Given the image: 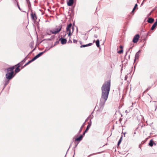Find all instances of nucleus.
<instances>
[{"instance_id": "f257e3e1", "label": "nucleus", "mask_w": 157, "mask_h": 157, "mask_svg": "<svg viewBox=\"0 0 157 157\" xmlns=\"http://www.w3.org/2000/svg\"><path fill=\"white\" fill-rule=\"evenodd\" d=\"M110 89V80L105 82L101 87V96L98 111L101 112L105 102L107 100Z\"/></svg>"}, {"instance_id": "338daca9", "label": "nucleus", "mask_w": 157, "mask_h": 157, "mask_svg": "<svg viewBox=\"0 0 157 157\" xmlns=\"http://www.w3.org/2000/svg\"><path fill=\"white\" fill-rule=\"evenodd\" d=\"M134 134H136V132H135L134 133Z\"/></svg>"}, {"instance_id": "052dcab7", "label": "nucleus", "mask_w": 157, "mask_h": 157, "mask_svg": "<svg viewBox=\"0 0 157 157\" xmlns=\"http://www.w3.org/2000/svg\"><path fill=\"white\" fill-rule=\"evenodd\" d=\"M79 42L80 43V44H81L82 42H81L80 41H79Z\"/></svg>"}, {"instance_id": "473e14b6", "label": "nucleus", "mask_w": 157, "mask_h": 157, "mask_svg": "<svg viewBox=\"0 0 157 157\" xmlns=\"http://www.w3.org/2000/svg\"><path fill=\"white\" fill-rule=\"evenodd\" d=\"M138 5L137 4H135L133 8V11H134L136 9V8L137 7Z\"/></svg>"}, {"instance_id": "e433bc0d", "label": "nucleus", "mask_w": 157, "mask_h": 157, "mask_svg": "<svg viewBox=\"0 0 157 157\" xmlns=\"http://www.w3.org/2000/svg\"><path fill=\"white\" fill-rule=\"evenodd\" d=\"M151 87V86L148 87L144 92L147 91L149 90Z\"/></svg>"}, {"instance_id": "6ab92c4d", "label": "nucleus", "mask_w": 157, "mask_h": 157, "mask_svg": "<svg viewBox=\"0 0 157 157\" xmlns=\"http://www.w3.org/2000/svg\"><path fill=\"white\" fill-rule=\"evenodd\" d=\"M154 142H153L152 140H151L149 143V145L150 146L152 147L154 145Z\"/></svg>"}, {"instance_id": "864d4df0", "label": "nucleus", "mask_w": 157, "mask_h": 157, "mask_svg": "<svg viewBox=\"0 0 157 157\" xmlns=\"http://www.w3.org/2000/svg\"><path fill=\"white\" fill-rule=\"evenodd\" d=\"M26 2L30 1L29 0H26Z\"/></svg>"}, {"instance_id": "69168bd1", "label": "nucleus", "mask_w": 157, "mask_h": 157, "mask_svg": "<svg viewBox=\"0 0 157 157\" xmlns=\"http://www.w3.org/2000/svg\"><path fill=\"white\" fill-rule=\"evenodd\" d=\"M23 62H22L21 63H20V64H21V65L23 64Z\"/></svg>"}, {"instance_id": "5701e85b", "label": "nucleus", "mask_w": 157, "mask_h": 157, "mask_svg": "<svg viewBox=\"0 0 157 157\" xmlns=\"http://www.w3.org/2000/svg\"><path fill=\"white\" fill-rule=\"evenodd\" d=\"M85 125V122H84L83 124L82 125V126H81V127L80 128V129L79 131V132H78V134H79L81 132L83 127L84 126V125Z\"/></svg>"}, {"instance_id": "58836bf2", "label": "nucleus", "mask_w": 157, "mask_h": 157, "mask_svg": "<svg viewBox=\"0 0 157 157\" xmlns=\"http://www.w3.org/2000/svg\"><path fill=\"white\" fill-rule=\"evenodd\" d=\"M17 7H18L19 9L20 10H21V9L20 8L17 2Z\"/></svg>"}, {"instance_id": "39448f33", "label": "nucleus", "mask_w": 157, "mask_h": 157, "mask_svg": "<svg viewBox=\"0 0 157 157\" xmlns=\"http://www.w3.org/2000/svg\"><path fill=\"white\" fill-rule=\"evenodd\" d=\"M140 38V35L139 34H137L134 37L133 40L132 42L134 43H137L139 39Z\"/></svg>"}, {"instance_id": "cd10ccee", "label": "nucleus", "mask_w": 157, "mask_h": 157, "mask_svg": "<svg viewBox=\"0 0 157 157\" xmlns=\"http://www.w3.org/2000/svg\"><path fill=\"white\" fill-rule=\"evenodd\" d=\"M28 55L21 62L24 63L25 62V61L27 59V57L28 56Z\"/></svg>"}, {"instance_id": "9d476101", "label": "nucleus", "mask_w": 157, "mask_h": 157, "mask_svg": "<svg viewBox=\"0 0 157 157\" xmlns=\"http://www.w3.org/2000/svg\"><path fill=\"white\" fill-rule=\"evenodd\" d=\"M157 25V19H156L155 21V23H154V24L152 25V26L151 28V30H154L155 28V27H156Z\"/></svg>"}, {"instance_id": "bb28decb", "label": "nucleus", "mask_w": 157, "mask_h": 157, "mask_svg": "<svg viewBox=\"0 0 157 157\" xmlns=\"http://www.w3.org/2000/svg\"><path fill=\"white\" fill-rule=\"evenodd\" d=\"M36 59H37V58H36V56H35L33 58H32V59L31 60H30L31 63L32 62L34 61Z\"/></svg>"}, {"instance_id": "c9c22d12", "label": "nucleus", "mask_w": 157, "mask_h": 157, "mask_svg": "<svg viewBox=\"0 0 157 157\" xmlns=\"http://www.w3.org/2000/svg\"><path fill=\"white\" fill-rule=\"evenodd\" d=\"M78 42V40H76L73 39V42L74 43H76Z\"/></svg>"}, {"instance_id": "6e6d98bb", "label": "nucleus", "mask_w": 157, "mask_h": 157, "mask_svg": "<svg viewBox=\"0 0 157 157\" xmlns=\"http://www.w3.org/2000/svg\"><path fill=\"white\" fill-rule=\"evenodd\" d=\"M70 146H70V147H69L68 149V150H67V152L68 151V150H69V148H70Z\"/></svg>"}, {"instance_id": "7c9ffc66", "label": "nucleus", "mask_w": 157, "mask_h": 157, "mask_svg": "<svg viewBox=\"0 0 157 157\" xmlns=\"http://www.w3.org/2000/svg\"><path fill=\"white\" fill-rule=\"evenodd\" d=\"M117 52L119 54H121L123 52V49H121L120 50L118 51Z\"/></svg>"}, {"instance_id": "37998d69", "label": "nucleus", "mask_w": 157, "mask_h": 157, "mask_svg": "<svg viewBox=\"0 0 157 157\" xmlns=\"http://www.w3.org/2000/svg\"><path fill=\"white\" fill-rule=\"evenodd\" d=\"M120 48H121V49H123V46L121 45L120 47Z\"/></svg>"}, {"instance_id": "0eeeda50", "label": "nucleus", "mask_w": 157, "mask_h": 157, "mask_svg": "<svg viewBox=\"0 0 157 157\" xmlns=\"http://www.w3.org/2000/svg\"><path fill=\"white\" fill-rule=\"evenodd\" d=\"M141 50H140L137 52L136 53L135 55V59L134 60V62H135V61L137 59H139V56L141 54Z\"/></svg>"}, {"instance_id": "f8f14e48", "label": "nucleus", "mask_w": 157, "mask_h": 157, "mask_svg": "<svg viewBox=\"0 0 157 157\" xmlns=\"http://www.w3.org/2000/svg\"><path fill=\"white\" fill-rule=\"evenodd\" d=\"M91 120H90V122H88V125L87 126L86 129L85 130L87 132L88 130L90 128L91 126Z\"/></svg>"}, {"instance_id": "0e129e2a", "label": "nucleus", "mask_w": 157, "mask_h": 157, "mask_svg": "<svg viewBox=\"0 0 157 157\" xmlns=\"http://www.w3.org/2000/svg\"><path fill=\"white\" fill-rule=\"evenodd\" d=\"M134 11H133V9L132 11V12L133 13Z\"/></svg>"}, {"instance_id": "a878e982", "label": "nucleus", "mask_w": 157, "mask_h": 157, "mask_svg": "<svg viewBox=\"0 0 157 157\" xmlns=\"http://www.w3.org/2000/svg\"><path fill=\"white\" fill-rule=\"evenodd\" d=\"M28 4V7L29 9H30L31 8V4L30 1L26 2Z\"/></svg>"}, {"instance_id": "49530a36", "label": "nucleus", "mask_w": 157, "mask_h": 157, "mask_svg": "<svg viewBox=\"0 0 157 157\" xmlns=\"http://www.w3.org/2000/svg\"><path fill=\"white\" fill-rule=\"evenodd\" d=\"M150 33V32H148L147 33V36H150V35L149 34V33Z\"/></svg>"}, {"instance_id": "dca6fc26", "label": "nucleus", "mask_w": 157, "mask_h": 157, "mask_svg": "<svg viewBox=\"0 0 157 157\" xmlns=\"http://www.w3.org/2000/svg\"><path fill=\"white\" fill-rule=\"evenodd\" d=\"M10 80H8L7 79L5 80L4 82V87L3 89H4L7 86V85L9 83Z\"/></svg>"}, {"instance_id": "09e8293b", "label": "nucleus", "mask_w": 157, "mask_h": 157, "mask_svg": "<svg viewBox=\"0 0 157 157\" xmlns=\"http://www.w3.org/2000/svg\"><path fill=\"white\" fill-rule=\"evenodd\" d=\"M75 149H74V155L73 156V157H74V155L75 154Z\"/></svg>"}, {"instance_id": "f3484780", "label": "nucleus", "mask_w": 157, "mask_h": 157, "mask_svg": "<svg viewBox=\"0 0 157 157\" xmlns=\"http://www.w3.org/2000/svg\"><path fill=\"white\" fill-rule=\"evenodd\" d=\"M55 37L54 36H51L50 38H48V39H44L43 40H48V41H51L53 39H54Z\"/></svg>"}, {"instance_id": "bf43d9fd", "label": "nucleus", "mask_w": 157, "mask_h": 157, "mask_svg": "<svg viewBox=\"0 0 157 157\" xmlns=\"http://www.w3.org/2000/svg\"><path fill=\"white\" fill-rule=\"evenodd\" d=\"M126 78H126V76H125V80H126Z\"/></svg>"}, {"instance_id": "b1692460", "label": "nucleus", "mask_w": 157, "mask_h": 157, "mask_svg": "<svg viewBox=\"0 0 157 157\" xmlns=\"http://www.w3.org/2000/svg\"><path fill=\"white\" fill-rule=\"evenodd\" d=\"M20 70H21L19 68H18V67H17L15 68L14 71L16 73H17L19 72Z\"/></svg>"}, {"instance_id": "774afa93", "label": "nucleus", "mask_w": 157, "mask_h": 157, "mask_svg": "<svg viewBox=\"0 0 157 157\" xmlns=\"http://www.w3.org/2000/svg\"><path fill=\"white\" fill-rule=\"evenodd\" d=\"M132 107V106H130V108H131V107Z\"/></svg>"}, {"instance_id": "6e6552de", "label": "nucleus", "mask_w": 157, "mask_h": 157, "mask_svg": "<svg viewBox=\"0 0 157 157\" xmlns=\"http://www.w3.org/2000/svg\"><path fill=\"white\" fill-rule=\"evenodd\" d=\"M59 40L60 41L61 44H65L67 42V40L66 39L63 38L62 37L59 39Z\"/></svg>"}, {"instance_id": "3c124183", "label": "nucleus", "mask_w": 157, "mask_h": 157, "mask_svg": "<svg viewBox=\"0 0 157 157\" xmlns=\"http://www.w3.org/2000/svg\"><path fill=\"white\" fill-rule=\"evenodd\" d=\"M54 46H53V45H52V46H51V47H50V48H52L53 47H54Z\"/></svg>"}, {"instance_id": "72a5a7b5", "label": "nucleus", "mask_w": 157, "mask_h": 157, "mask_svg": "<svg viewBox=\"0 0 157 157\" xmlns=\"http://www.w3.org/2000/svg\"><path fill=\"white\" fill-rule=\"evenodd\" d=\"M101 153V152H99L94 153H93V154H91L90 155V156L93 155H96V154H99V153Z\"/></svg>"}, {"instance_id": "1a4fd4ad", "label": "nucleus", "mask_w": 157, "mask_h": 157, "mask_svg": "<svg viewBox=\"0 0 157 157\" xmlns=\"http://www.w3.org/2000/svg\"><path fill=\"white\" fill-rule=\"evenodd\" d=\"M67 2L68 6H71L73 4L74 0H68Z\"/></svg>"}, {"instance_id": "aec40b11", "label": "nucleus", "mask_w": 157, "mask_h": 157, "mask_svg": "<svg viewBox=\"0 0 157 157\" xmlns=\"http://www.w3.org/2000/svg\"><path fill=\"white\" fill-rule=\"evenodd\" d=\"M122 137H123V136H121L120 138V139L118 141V142L117 145L118 146L120 145V144L121 143V142Z\"/></svg>"}, {"instance_id": "ea45409f", "label": "nucleus", "mask_w": 157, "mask_h": 157, "mask_svg": "<svg viewBox=\"0 0 157 157\" xmlns=\"http://www.w3.org/2000/svg\"><path fill=\"white\" fill-rule=\"evenodd\" d=\"M46 34H47V35H51V33H50L49 32H48V31L47 32Z\"/></svg>"}, {"instance_id": "680f3d73", "label": "nucleus", "mask_w": 157, "mask_h": 157, "mask_svg": "<svg viewBox=\"0 0 157 157\" xmlns=\"http://www.w3.org/2000/svg\"><path fill=\"white\" fill-rule=\"evenodd\" d=\"M72 30L73 31V30H74V27H72Z\"/></svg>"}, {"instance_id": "9b49d317", "label": "nucleus", "mask_w": 157, "mask_h": 157, "mask_svg": "<svg viewBox=\"0 0 157 157\" xmlns=\"http://www.w3.org/2000/svg\"><path fill=\"white\" fill-rule=\"evenodd\" d=\"M14 66L7 68L6 69L7 71V72H11L12 71H13V72H14L13 70H14Z\"/></svg>"}, {"instance_id": "20e7f679", "label": "nucleus", "mask_w": 157, "mask_h": 157, "mask_svg": "<svg viewBox=\"0 0 157 157\" xmlns=\"http://www.w3.org/2000/svg\"><path fill=\"white\" fill-rule=\"evenodd\" d=\"M72 27V24L70 23L67 25V26L66 28V31L67 32H69V33H67L69 36H71V28Z\"/></svg>"}, {"instance_id": "c756f323", "label": "nucleus", "mask_w": 157, "mask_h": 157, "mask_svg": "<svg viewBox=\"0 0 157 157\" xmlns=\"http://www.w3.org/2000/svg\"><path fill=\"white\" fill-rule=\"evenodd\" d=\"M133 45L132 47H130L128 49V50L126 52L125 56L127 55V53L131 49L132 47H133Z\"/></svg>"}, {"instance_id": "13d9d810", "label": "nucleus", "mask_w": 157, "mask_h": 157, "mask_svg": "<svg viewBox=\"0 0 157 157\" xmlns=\"http://www.w3.org/2000/svg\"><path fill=\"white\" fill-rule=\"evenodd\" d=\"M154 145L155 146L156 145V144L154 142Z\"/></svg>"}, {"instance_id": "423d86ee", "label": "nucleus", "mask_w": 157, "mask_h": 157, "mask_svg": "<svg viewBox=\"0 0 157 157\" xmlns=\"http://www.w3.org/2000/svg\"><path fill=\"white\" fill-rule=\"evenodd\" d=\"M31 18L33 20L36 21V20H37V17L36 15V13L35 12H33L31 10Z\"/></svg>"}, {"instance_id": "2f4dec72", "label": "nucleus", "mask_w": 157, "mask_h": 157, "mask_svg": "<svg viewBox=\"0 0 157 157\" xmlns=\"http://www.w3.org/2000/svg\"><path fill=\"white\" fill-rule=\"evenodd\" d=\"M59 43V40L56 41L55 42L54 45H53V46H55L56 45H57Z\"/></svg>"}, {"instance_id": "a19ab883", "label": "nucleus", "mask_w": 157, "mask_h": 157, "mask_svg": "<svg viewBox=\"0 0 157 157\" xmlns=\"http://www.w3.org/2000/svg\"><path fill=\"white\" fill-rule=\"evenodd\" d=\"M35 48H34V49H33V50L32 51H31V52H29V54H31V53H32V52H33L34 51V50H35Z\"/></svg>"}, {"instance_id": "a18cd8bd", "label": "nucleus", "mask_w": 157, "mask_h": 157, "mask_svg": "<svg viewBox=\"0 0 157 157\" xmlns=\"http://www.w3.org/2000/svg\"><path fill=\"white\" fill-rule=\"evenodd\" d=\"M68 43H72V41L71 40H70L68 41Z\"/></svg>"}, {"instance_id": "412c9836", "label": "nucleus", "mask_w": 157, "mask_h": 157, "mask_svg": "<svg viewBox=\"0 0 157 157\" xmlns=\"http://www.w3.org/2000/svg\"><path fill=\"white\" fill-rule=\"evenodd\" d=\"M90 117V120H91V119L93 118V115H90L85 120V123L89 120Z\"/></svg>"}, {"instance_id": "2eb2a0df", "label": "nucleus", "mask_w": 157, "mask_h": 157, "mask_svg": "<svg viewBox=\"0 0 157 157\" xmlns=\"http://www.w3.org/2000/svg\"><path fill=\"white\" fill-rule=\"evenodd\" d=\"M82 138L83 137L82 135H80L79 136V137L75 139V141H80L82 140Z\"/></svg>"}, {"instance_id": "393cba45", "label": "nucleus", "mask_w": 157, "mask_h": 157, "mask_svg": "<svg viewBox=\"0 0 157 157\" xmlns=\"http://www.w3.org/2000/svg\"><path fill=\"white\" fill-rule=\"evenodd\" d=\"M30 63H31V62H30V60H29L28 62L27 63H26L23 66L21 67V69L23 68V67H25L27 65H28Z\"/></svg>"}, {"instance_id": "f704fd0d", "label": "nucleus", "mask_w": 157, "mask_h": 157, "mask_svg": "<svg viewBox=\"0 0 157 157\" xmlns=\"http://www.w3.org/2000/svg\"><path fill=\"white\" fill-rule=\"evenodd\" d=\"M87 132L86 131H85L81 135H82V137H83V136L85 135V134Z\"/></svg>"}, {"instance_id": "e2e57ef3", "label": "nucleus", "mask_w": 157, "mask_h": 157, "mask_svg": "<svg viewBox=\"0 0 157 157\" xmlns=\"http://www.w3.org/2000/svg\"><path fill=\"white\" fill-rule=\"evenodd\" d=\"M121 119L120 118L119 120L121 122Z\"/></svg>"}, {"instance_id": "c03bdc74", "label": "nucleus", "mask_w": 157, "mask_h": 157, "mask_svg": "<svg viewBox=\"0 0 157 157\" xmlns=\"http://www.w3.org/2000/svg\"><path fill=\"white\" fill-rule=\"evenodd\" d=\"M94 36L95 38H97L98 37V36L97 35H94Z\"/></svg>"}, {"instance_id": "603ef678", "label": "nucleus", "mask_w": 157, "mask_h": 157, "mask_svg": "<svg viewBox=\"0 0 157 157\" xmlns=\"http://www.w3.org/2000/svg\"><path fill=\"white\" fill-rule=\"evenodd\" d=\"M126 133V132H124V137H125V134Z\"/></svg>"}, {"instance_id": "8fccbe9b", "label": "nucleus", "mask_w": 157, "mask_h": 157, "mask_svg": "<svg viewBox=\"0 0 157 157\" xmlns=\"http://www.w3.org/2000/svg\"><path fill=\"white\" fill-rule=\"evenodd\" d=\"M125 112L126 113H128L129 112H128V110H125Z\"/></svg>"}, {"instance_id": "ddd939ff", "label": "nucleus", "mask_w": 157, "mask_h": 157, "mask_svg": "<svg viewBox=\"0 0 157 157\" xmlns=\"http://www.w3.org/2000/svg\"><path fill=\"white\" fill-rule=\"evenodd\" d=\"M92 43H89L87 44H83V45H82L80 46V47L81 48H83V47H88V46H90L91 45H92Z\"/></svg>"}, {"instance_id": "4d7b16f0", "label": "nucleus", "mask_w": 157, "mask_h": 157, "mask_svg": "<svg viewBox=\"0 0 157 157\" xmlns=\"http://www.w3.org/2000/svg\"><path fill=\"white\" fill-rule=\"evenodd\" d=\"M71 12H73V11H74V9H72L71 10Z\"/></svg>"}, {"instance_id": "a211bd4d", "label": "nucleus", "mask_w": 157, "mask_h": 157, "mask_svg": "<svg viewBox=\"0 0 157 157\" xmlns=\"http://www.w3.org/2000/svg\"><path fill=\"white\" fill-rule=\"evenodd\" d=\"M44 53V52H41L39 53V54H37V55H36L35 56L36 57V58L37 59L40 56H42L43 54Z\"/></svg>"}, {"instance_id": "de8ad7c7", "label": "nucleus", "mask_w": 157, "mask_h": 157, "mask_svg": "<svg viewBox=\"0 0 157 157\" xmlns=\"http://www.w3.org/2000/svg\"><path fill=\"white\" fill-rule=\"evenodd\" d=\"M146 0H144L143 2H142V4H141V5H142L143 4V3H144V2Z\"/></svg>"}, {"instance_id": "79ce46f5", "label": "nucleus", "mask_w": 157, "mask_h": 157, "mask_svg": "<svg viewBox=\"0 0 157 157\" xmlns=\"http://www.w3.org/2000/svg\"><path fill=\"white\" fill-rule=\"evenodd\" d=\"M40 21V20L39 19H37L36 20V21H35L37 23H38L39 21Z\"/></svg>"}, {"instance_id": "7ed1b4c3", "label": "nucleus", "mask_w": 157, "mask_h": 157, "mask_svg": "<svg viewBox=\"0 0 157 157\" xmlns=\"http://www.w3.org/2000/svg\"><path fill=\"white\" fill-rule=\"evenodd\" d=\"M15 76L14 72L13 71L7 72L6 75V77L7 79L9 80L11 79Z\"/></svg>"}, {"instance_id": "4468645a", "label": "nucleus", "mask_w": 157, "mask_h": 157, "mask_svg": "<svg viewBox=\"0 0 157 157\" xmlns=\"http://www.w3.org/2000/svg\"><path fill=\"white\" fill-rule=\"evenodd\" d=\"M154 21V20L153 18H148L147 22L148 23H152Z\"/></svg>"}, {"instance_id": "5fc2aeb1", "label": "nucleus", "mask_w": 157, "mask_h": 157, "mask_svg": "<svg viewBox=\"0 0 157 157\" xmlns=\"http://www.w3.org/2000/svg\"><path fill=\"white\" fill-rule=\"evenodd\" d=\"M77 145H78V144H76L75 145V147H77Z\"/></svg>"}, {"instance_id": "4be33fe9", "label": "nucleus", "mask_w": 157, "mask_h": 157, "mask_svg": "<svg viewBox=\"0 0 157 157\" xmlns=\"http://www.w3.org/2000/svg\"><path fill=\"white\" fill-rule=\"evenodd\" d=\"M96 45L98 47H99L100 46V41L98 39L96 42Z\"/></svg>"}, {"instance_id": "c85d7f7f", "label": "nucleus", "mask_w": 157, "mask_h": 157, "mask_svg": "<svg viewBox=\"0 0 157 157\" xmlns=\"http://www.w3.org/2000/svg\"><path fill=\"white\" fill-rule=\"evenodd\" d=\"M21 63V62L20 63H19L18 64H16L15 65V66H17V67H18V68H19L20 67V66L21 65V64H20V63Z\"/></svg>"}, {"instance_id": "4c0bfd02", "label": "nucleus", "mask_w": 157, "mask_h": 157, "mask_svg": "<svg viewBox=\"0 0 157 157\" xmlns=\"http://www.w3.org/2000/svg\"><path fill=\"white\" fill-rule=\"evenodd\" d=\"M50 49V48H49L48 49H47V48H46L44 51H43V52H44V53L45 52L48 50H49Z\"/></svg>"}, {"instance_id": "f03ea898", "label": "nucleus", "mask_w": 157, "mask_h": 157, "mask_svg": "<svg viewBox=\"0 0 157 157\" xmlns=\"http://www.w3.org/2000/svg\"><path fill=\"white\" fill-rule=\"evenodd\" d=\"M62 27V25H60L57 27H56L53 30H50V32L52 33L53 34H56L60 31Z\"/></svg>"}]
</instances>
